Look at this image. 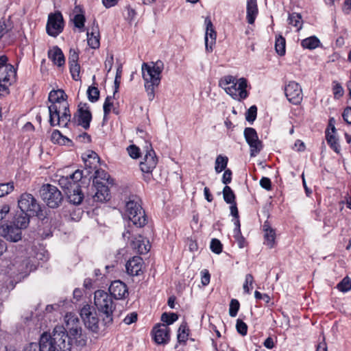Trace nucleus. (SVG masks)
<instances>
[{
    "instance_id": "nucleus-1",
    "label": "nucleus",
    "mask_w": 351,
    "mask_h": 351,
    "mask_svg": "<svg viewBox=\"0 0 351 351\" xmlns=\"http://www.w3.org/2000/svg\"><path fill=\"white\" fill-rule=\"evenodd\" d=\"M67 95L62 89L52 90L48 97L51 104L48 106L51 126L68 128L71 121V114L67 102Z\"/></svg>"
},
{
    "instance_id": "nucleus-2",
    "label": "nucleus",
    "mask_w": 351,
    "mask_h": 351,
    "mask_svg": "<svg viewBox=\"0 0 351 351\" xmlns=\"http://www.w3.org/2000/svg\"><path fill=\"white\" fill-rule=\"evenodd\" d=\"M65 326H56L51 335H54L56 330H60L66 338L64 339L66 344H69V351L71 350V347L73 343L77 346H84L86 344V335L82 333V328L80 324V320L78 317L72 313H66L64 317Z\"/></svg>"
},
{
    "instance_id": "nucleus-3",
    "label": "nucleus",
    "mask_w": 351,
    "mask_h": 351,
    "mask_svg": "<svg viewBox=\"0 0 351 351\" xmlns=\"http://www.w3.org/2000/svg\"><path fill=\"white\" fill-rule=\"evenodd\" d=\"M66 336L57 329L54 335L47 332H43L38 343H30L25 347L23 351H69V344L66 343Z\"/></svg>"
},
{
    "instance_id": "nucleus-4",
    "label": "nucleus",
    "mask_w": 351,
    "mask_h": 351,
    "mask_svg": "<svg viewBox=\"0 0 351 351\" xmlns=\"http://www.w3.org/2000/svg\"><path fill=\"white\" fill-rule=\"evenodd\" d=\"M163 69L164 63L161 60L143 62L142 64V77L145 82V89L149 101H152L154 99L155 88L160 84L161 74Z\"/></svg>"
},
{
    "instance_id": "nucleus-5",
    "label": "nucleus",
    "mask_w": 351,
    "mask_h": 351,
    "mask_svg": "<svg viewBox=\"0 0 351 351\" xmlns=\"http://www.w3.org/2000/svg\"><path fill=\"white\" fill-rule=\"evenodd\" d=\"M219 85L235 100L241 101L249 96L246 90L247 80L245 77L237 79L232 75H226L220 79Z\"/></svg>"
},
{
    "instance_id": "nucleus-6",
    "label": "nucleus",
    "mask_w": 351,
    "mask_h": 351,
    "mask_svg": "<svg viewBox=\"0 0 351 351\" xmlns=\"http://www.w3.org/2000/svg\"><path fill=\"white\" fill-rule=\"evenodd\" d=\"M94 304L102 317V324L108 327L113 322L112 313L116 306L112 297L103 290H97L94 295Z\"/></svg>"
},
{
    "instance_id": "nucleus-7",
    "label": "nucleus",
    "mask_w": 351,
    "mask_h": 351,
    "mask_svg": "<svg viewBox=\"0 0 351 351\" xmlns=\"http://www.w3.org/2000/svg\"><path fill=\"white\" fill-rule=\"evenodd\" d=\"M126 213L130 221L138 227H143L147 222V218L141 206V200L136 195H131L125 201Z\"/></svg>"
},
{
    "instance_id": "nucleus-8",
    "label": "nucleus",
    "mask_w": 351,
    "mask_h": 351,
    "mask_svg": "<svg viewBox=\"0 0 351 351\" xmlns=\"http://www.w3.org/2000/svg\"><path fill=\"white\" fill-rule=\"evenodd\" d=\"M18 205L21 211L28 213L30 215L36 216L42 220L46 217V213L37 199L30 193L21 194L18 200Z\"/></svg>"
},
{
    "instance_id": "nucleus-9",
    "label": "nucleus",
    "mask_w": 351,
    "mask_h": 351,
    "mask_svg": "<svg viewBox=\"0 0 351 351\" xmlns=\"http://www.w3.org/2000/svg\"><path fill=\"white\" fill-rule=\"evenodd\" d=\"M40 195L47 206L51 208H58L63 200L61 191L55 186L43 184L39 191Z\"/></svg>"
},
{
    "instance_id": "nucleus-10",
    "label": "nucleus",
    "mask_w": 351,
    "mask_h": 351,
    "mask_svg": "<svg viewBox=\"0 0 351 351\" xmlns=\"http://www.w3.org/2000/svg\"><path fill=\"white\" fill-rule=\"evenodd\" d=\"M80 316L88 330L95 334L99 333V320L93 306L89 304L84 305L80 310Z\"/></svg>"
},
{
    "instance_id": "nucleus-11",
    "label": "nucleus",
    "mask_w": 351,
    "mask_h": 351,
    "mask_svg": "<svg viewBox=\"0 0 351 351\" xmlns=\"http://www.w3.org/2000/svg\"><path fill=\"white\" fill-rule=\"evenodd\" d=\"M63 28L64 20L61 12L50 14L46 25L47 34L51 36L56 37L63 31Z\"/></svg>"
},
{
    "instance_id": "nucleus-12",
    "label": "nucleus",
    "mask_w": 351,
    "mask_h": 351,
    "mask_svg": "<svg viewBox=\"0 0 351 351\" xmlns=\"http://www.w3.org/2000/svg\"><path fill=\"white\" fill-rule=\"evenodd\" d=\"M74 119H77V125L84 129L88 130L90 128L93 116L88 104H79L77 112L74 114Z\"/></svg>"
},
{
    "instance_id": "nucleus-13",
    "label": "nucleus",
    "mask_w": 351,
    "mask_h": 351,
    "mask_svg": "<svg viewBox=\"0 0 351 351\" xmlns=\"http://www.w3.org/2000/svg\"><path fill=\"white\" fill-rule=\"evenodd\" d=\"M285 93L288 101L293 105H298L303 98L300 84L294 81L289 82L285 87Z\"/></svg>"
},
{
    "instance_id": "nucleus-14",
    "label": "nucleus",
    "mask_w": 351,
    "mask_h": 351,
    "mask_svg": "<svg viewBox=\"0 0 351 351\" xmlns=\"http://www.w3.org/2000/svg\"><path fill=\"white\" fill-rule=\"evenodd\" d=\"M106 183L97 179L93 180L92 188H95V194L93 195L94 201L103 202L110 199V191Z\"/></svg>"
},
{
    "instance_id": "nucleus-15",
    "label": "nucleus",
    "mask_w": 351,
    "mask_h": 351,
    "mask_svg": "<svg viewBox=\"0 0 351 351\" xmlns=\"http://www.w3.org/2000/svg\"><path fill=\"white\" fill-rule=\"evenodd\" d=\"M0 236L12 242H17L21 239L22 233L20 228L15 225L0 224Z\"/></svg>"
},
{
    "instance_id": "nucleus-16",
    "label": "nucleus",
    "mask_w": 351,
    "mask_h": 351,
    "mask_svg": "<svg viewBox=\"0 0 351 351\" xmlns=\"http://www.w3.org/2000/svg\"><path fill=\"white\" fill-rule=\"evenodd\" d=\"M153 339L157 344H166L169 340L170 329L165 324H158L152 329Z\"/></svg>"
},
{
    "instance_id": "nucleus-17",
    "label": "nucleus",
    "mask_w": 351,
    "mask_h": 351,
    "mask_svg": "<svg viewBox=\"0 0 351 351\" xmlns=\"http://www.w3.org/2000/svg\"><path fill=\"white\" fill-rule=\"evenodd\" d=\"M206 30L205 34V47L207 52L213 51V46L215 44L217 34L214 29L212 21L208 17L205 19Z\"/></svg>"
},
{
    "instance_id": "nucleus-18",
    "label": "nucleus",
    "mask_w": 351,
    "mask_h": 351,
    "mask_svg": "<svg viewBox=\"0 0 351 351\" xmlns=\"http://www.w3.org/2000/svg\"><path fill=\"white\" fill-rule=\"evenodd\" d=\"M143 260L139 256H134L128 261L125 267L127 273L130 276H139L142 271Z\"/></svg>"
},
{
    "instance_id": "nucleus-19",
    "label": "nucleus",
    "mask_w": 351,
    "mask_h": 351,
    "mask_svg": "<svg viewBox=\"0 0 351 351\" xmlns=\"http://www.w3.org/2000/svg\"><path fill=\"white\" fill-rule=\"evenodd\" d=\"M108 290L110 295L117 300L123 299L128 294L126 285L121 280L112 282Z\"/></svg>"
},
{
    "instance_id": "nucleus-20",
    "label": "nucleus",
    "mask_w": 351,
    "mask_h": 351,
    "mask_svg": "<svg viewBox=\"0 0 351 351\" xmlns=\"http://www.w3.org/2000/svg\"><path fill=\"white\" fill-rule=\"evenodd\" d=\"M87 41L88 45L92 49H98L100 46V34L99 26L95 20H94L91 31H87Z\"/></svg>"
},
{
    "instance_id": "nucleus-21",
    "label": "nucleus",
    "mask_w": 351,
    "mask_h": 351,
    "mask_svg": "<svg viewBox=\"0 0 351 351\" xmlns=\"http://www.w3.org/2000/svg\"><path fill=\"white\" fill-rule=\"evenodd\" d=\"M16 77V71L12 64H8L3 71H0V82H3L10 85L15 82Z\"/></svg>"
},
{
    "instance_id": "nucleus-22",
    "label": "nucleus",
    "mask_w": 351,
    "mask_h": 351,
    "mask_svg": "<svg viewBox=\"0 0 351 351\" xmlns=\"http://www.w3.org/2000/svg\"><path fill=\"white\" fill-rule=\"evenodd\" d=\"M131 247L136 250L140 254H147L150 250V245L148 240H145L143 237L139 236L135 238L131 243Z\"/></svg>"
},
{
    "instance_id": "nucleus-23",
    "label": "nucleus",
    "mask_w": 351,
    "mask_h": 351,
    "mask_svg": "<svg viewBox=\"0 0 351 351\" xmlns=\"http://www.w3.org/2000/svg\"><path fill=\"white\" fill-rule=\"evenodd\" d=\"M48 58L58 66H62L65 64V58L62 51L58 46L53 47L48 51Z\"/></svg>"
},
{
    "instance_id": "nucleus-24",
    "label": "nucleus",
    "mask_w": 351,
    "mask_h": 351,
    "mask_svg": "<svg viewBox=\"0 0 351 351\" xmlns=\"http://www.w3.org/2000/svg\"><path fill=\"white\" fill-rule=\"evenodd\" d=\"M66 194L69 202L74 205L80 204L84 198L82 187H79V186H75L71 191H66Z\"/></svg>"
},
{
    "instance_id": "nucleus-25",
    "label": "nucleus",
    "mask_w": 351,
    "mask_h": 351,
    "mask_svg": "<svg viewBox=\"0 0 351 351\" xmlns=\"http://www.w3.org/2000/svg\"><path fill=\"white\" fill-rule=\"evenodd\" d=\"M82 159L85 166L90 169H96L100 160L98 154L90 150L83 154Z\"/></svg>"
},
{
    "instance_id": "nucleus-26",
    "label": "nucleus",
    "mask_w": 351,
    "mask_h": 351,
    "mask_svg": "<svg viewBox=\"0 0 351 351\" xmlns=\"http://www.w3.org/2000/svg\"><path fill=\"white\" fill-rule=\"evenodd\" d=\"M145 148L146 149V153L143 157V162L148 164L149 168H155L158 162V158L151 143H147Z\"/></svg>"
},
{
    "instance_id": "nucleus-27",
    "label": "nucleus",
    "mask_w": 351,
    "mask_h": 351,
    "mask_svg": "<svg viewBox=\"0 0 351 351\" xmlns=\"http://www.w3.org/2000/svg\"><path fill=\"white\" fill-rule=\"evenodd\" d=\"M246 19L249 24H253L258 13L257 1L247 0Z\"/></svg>"
},
{
    "instance_id": "nucleus-28",
    "label": "nucleus",
    "mask_w": 351,
    "mask_h": 351,
    "mask_svg": "<svg viewBox=\"0 0 351 351\" xmlns=\"http://www.w3.org/2000/svg\"><path fill=\"white\" fill-rule=\"evenodd\" d=\"M31 216L29 213L21 210L14 217V225L20 228L21 230L25 229L29 226Z\"/></svg>"
},
{
    "instance_id": "nucleus-29",
    "label": "nucleus",
    "mask_w": 351,
    "mask_h": 351,
    "mask_svg": "<svg viewBox=\"0 0 351 351\" xmlns=\"http://www.w3.org/2000/svg\"><path fill=\"white\" fill-rule=\"evenodd\" d=\"M67 178L71 185L79 186V187H82L80 183H83L86 179V176L83 175V171L80 169H77L73 173L67 176Z\"/></svg>"
},
{
    "instance_id": "nucleus-30",
    "label": "nucleus",
    "mask_w": 351,
    "mask_h": 351,
    "mask_svg": "<svg viewBox=\"0 0 351 351\" xmlns=\"http://www.w3.org/2000/svg\"><path fill=\"white\" fill-rule=\"evenodd\" d=\"M235 228L234 229V237L237 242L239 248H243L246 245L245 239L242 236L241 231V223L239 220L234 221Z\"/></svg>"
},
{
    "instance_id": "nucleus-31",
    "label": "nucleus",
    "mask_w": 351,
    "mask_h": 351,
    "mask_svg": "<svg viewBox=\"0 0 351 351\" xmlns=\"http://www.w3.org/2000/svg\"><path fill=\"white\" fill-rule=\"evenodd\" d=\"M326 139L330 147L334 150L337 154L340 153V145L339 143V140L336 138V136L331 134L328 130L326 131Z\"/></svg>"
},
{
    "instance_id": "nucleus-32",
    "label": "nucleus",
    "mask_w": 351,
    "mask_h": 351,
    "mask_svg": "<svg viewBox=\"0 0 351 351\" xmlns=\"http://www.w3.org/2000/svg\"><path fill=\"white\" fill-rule=\"evenodd\" d=\"M320 43L319 40L315 36H310L302 40L301 45L304 49H314Z\"/></svg>"
},
{
    "instance_id": "nucleus-33",
    "label": "nucleus",
    "mask_w": 351,
    "mask_h": 351,
    "mask_svg": "<svg viewBox=\"0 0 351 351\" xmlns=\"http://www.w3.org/2000/svg\"><path fill=\"white\" fill-rule=\"evenodd\" d=\"M189 330L186 322H182L178 330L177 339L179 343H186L189 337Z\"/></svg>"
},
{
    "instance_id": "nucleus-34",
    "label": "nucleus",
    "mask_w": 351,
    "mask_h": 351,
    "mask_svg": "<svg viewBox=\"0 0 351 351\" xmlns=\"http://www.w3.org/2000/svg\"><path fill=\"white\" fill-rule=\"evenodd\" d=\"M228 158L227 156L219 155L217 156L215 160V170L216 173H219L222 171L227 169L226 167L228 165Z\"/></svg>"
},
{
    "instance_id": "nucleus-35",
    "label": "nucleus",
    "mask_w": 351,
    "mask_h": 351,
    "mask_svg": "<svg viewBox=\"0 0 351 351\" xmlns=\"http://www.w3.org/2000/svg\"><path fill=\"white\" fill-rule=\"evenodd\" d=\"M247 144L250 148L251 157H255L256 155H258L263 147L262 141L258 138L255 141L249 142Z\"/></svg>"
},
{
    "instance_id": "nucleus-36",
    "label": "nucleus",
    "mask_w": 351,
    "mask_h": 351,
    "mask_svg": "<svg viewBox=\"0 0 351 351\" xmlns=\"http://www.w3.org/2000/svg\"><path fill=\"white\" fill-rule=\"evenodd\" d=\"M275 49L276 53L280 56H282L285 54L286 40L285 38L282 36L276 37L275 43Z\"/></svg>"
},
{
    "instance_id": "nucleus-37",
    "label": "nucleus",
    "mask_w": 351,
    "mask_h": 351,
    "mask_svg": "<svg viewBox=\"0 0 351 351\" xmlns=\"http://www.w3.org/2000/svg\"><path fill=\"white\" fill-rule=\"evenodd\" d=\"M269 248L274 247L276 244V232L274 230H269L264 234V243Z\"/></svg>"
},
{
    "instance_id": "nucleus-38",
    "label": "nucleus",
    "mask_w": 351,
    "mask_h": 351,
    "mask_svg": "<svg viewBox=\"0 0 351 351\" xmlns=\"http://www.w3.org/2000/svg\"><path fill=\"white\" fill-rule=\"evenodd\" d=\"M289 24L294 26L299 31L302 28V16L300 14L293 12L289 15Z\"/></svg>"
},
{
    "instance_id": "nucleus-39",
    "label": "nucleus",
    "mask_w": 351,
    "mask_h": 351,
    "mask_svg": "<svg viewBox=\"0 0 351 351\" xmlns=\"http://www.w3.org/2000/svg\"><path fill=\"white\" fill-rule=\"evenodd\" d=\"M223 199L227 204H233L235 203L236 196L232 190V189L228 186H225L223 189Z\"/></svg>"
},
{
    "instance_id": "nucleus-40",
    "label": "nucleus",
    "mask_w": 351,
    "mask_h": 351,
    "mask_svg": "<svg viewBox=\"0 0 351 351\" xmlns=\"http://www.w3.org/2000/svg\"><path fill=\"white\" fill-rule=\"evenodd\" d=\"M87 96L88 100L92 102L95 103L99 99V89L94 86H90L88 87L87 90Z\"/></svg>"
},
{
    "instance_id": "nucleus-41",
    "label": "nucleus",
    "mask_w": 351,
    "mask_h": 351,
    "mask_svg": "<svg viewBox=\"0 0 351 351\" xmlns=\"http://www.w3.org/2000/svg\"><path fill=\"white\" fill-rule=\"evenodd\" d=\"M244 137L247 143L258 138L257 132L253 128H246L244 130Z\"/></svg>"
},
{
    "instance_id": "nucleus-42",
    "label": "nucleus",
    "mask_w": 351,
    "mask_h": 351,
    "mask_svg": "<svg viewBox=\"0 0 351 351\" xmlns=\"http://www.w3.org/2000/svg\"><path fill=\"white\" fill-rule=\"evenodd\" d=\"M14 189V184L13 182L0 183V197L10 193L13 191Z\"/></svg>"
},
{
    "instance_id": "nucleus-43",
    "label": "nucleus",
    "mask_w": 351,
    "mask_h": 351,
    "mask_svg": "<svg viewBox=\"0 0 351 351\" xmlns=\"http://www.w3.org/2000/svg\"><path fill=\"white\" fill-rule=\"evenodd\" d=\"M337 288L341 292H347L351 289V280L348 277L343 278L337 285Z\"/></svg>"
},
{
    "instance_id": "nucleus-44",
    "label": "nucleus",
    "mask_w": 351,
    "mask_h": 351,
    "mask_svg": "<svg viewBox=\"0 0 351 351\" xmlns=\"http://www.w3.org/2000/svg\"><path fill=\"white\" fill-rule=\"evenodd\" d=\"M178 319V316L175 313H163L161 315V321L167 325L172 324Z\"/></svg>"
},
{
    "instance_id": "nucleus-45",
    "label": "nucleus",
    "mask_w": 351,
    "mask_h": 351,
    "mask_svg": "<svg viewBox=\"0 0 351 351\" xmlns=\"http://www.w3.org/2000/svg\"><path fill=\"white\" fill-rule=\"evenodd\" d=\"M210 248L213 253L219 254L222 252L223 245L219 239H212L210 244Z\"/></svg>"
},
{
    "instance_id": "nucleus-46",
    "label": "nucleus",
    "mask_w": 351,
    "mask_h": 351,
    "mask_svg": "<svg viewBox=\"0 0 351 351\" xmlns=\"http://www.w3.org/2000/svg\"><path fill=\"white\" fill-rule=\"evenodd\" d=\"M73 21L74 25L77 28H78L81 31H83V29L84 27V23L86 21V18L83 14H75L73 19Z\"/></svg>"
},
{
    "instance_id": "nucleus-47",
    "label": "nucleus",
    "mask_w": 351,
    "mask_h": 351,
    "mask_svg": "<svg viewBox=\"0 0 351 351\" xmlns=\"http://www.w3.org/2000/svg\"><path fill=\"white\" fill-rule=\"evenodd\" d=\"M121 74H122V66L119 65L118 68L117 69L116 75L114 78V90L113 93V98H115V95L118 93L120 83H121Z\"/></svg>"
},
{
    "instance_id": "nucleus-48",
    "label": "nucleus",
    "mask_w": 351,
    "mask_h": 351,
    "mask_svg": "<svg viewBox=\"0 0 351 351\" xmlns=\"http://www.w3.org/2000/svg\"><path fill=\"white\" fill-rule=\"evenodd\" d=\"M257 107L255 105L252 106L245 112V119L250 123H253L256 119Z\"/></svg>"
},
{
    "instance_id": "nucleus-49",
    "label": "nucleus",
    "mask_w": 351,
    "mask_h": 351,
    "mask_svg": "<svg viewBox=\"0 0 351 351\" xmlns=\"http://www.w3.org/2000/svg\"><path fill=\"white\" fill-rule=\"evenodd\" d=\"M240 304L236 299H232L230 303L229 315L232 317L237 316L239 310Z\"/></svg>"
},
{
    "instance_id": "nucleus-50",
    "label": "nucleus",
    "mask_w": 351,
    "mask_h": 351,
    "mask_svg": "<svg viewBox=\"0 0 351 351\" xmlns=\"http://www.w3.org/2000/svg\"><path fill=\"white\" fill-rule=\"evenodd\" d=\"M69 69L73 80L75 81L80 80V65L79 64H69Z\"/></svg>"
},
{
    "instance_id": "nucleus-51",
    "label": "nucleus",
    "mask_w": 351,
    "mask_h": 351,
    "mask_svg": "<svg viewBox=\"0 0 351 351\" xmlns=\"http://www.w3.org/2000/svg\"><path fill=\"white\" fill-rule=\"evenodd\" d=\"M112 98L111 96H107L104 103L103 110L104 119L110 113L111 108L113 106V103L111 101Z\"/></svg>"
},
{
    "instance_id": "nucleus-52",
    "label": "nucleus",
    "mask_w": 351,
    "mask_h": 351,
    "mask_svg": "<svg viewBox=\"0 0 351 351\" xmlns=\"http://www.w3.org/2000/svg\"><path fill=\"white\" fill-rule=\"evenodd\" d=\"M59 184L60 186L64 189L66 191H71L75 186L71 184L70 181L69 180L67 176H62L59 180Z\"/></svg>"
},
{
    "instance_id": "nucleus-53",
    "label": "nucleus",
    "mask_w": 351,
    "mask_h": 351,
    "mask_svg": "<svg viewBox=\"0 0 351 351\" xmlns=\"http://www.w3.org/2000/svg\"><path fill=\"white\" fill-rule=\"evenodd\" d=\"M236 328L237 332L241 335L242 336H245L247 332V324L241 319H237Z\"/></svg>"
},
{
    "instance_id": "nucleus-54",
    "label": "nucleus",
    "mask_w": 351,
    "mask_h": 351,
    "mask_svg": "<svg viewBox=\"0 0 351 351\" xmlns=\"http://www.w3.org/2000/svg\"><path fill=\"white\" fill-rule=\"evenodd\" d=\"M130 156L132 158L136 159L140 157V149L135 145H131L127 148Z\"/></svg>"
},
{
    "instance_id": "nucleus-55",
    "label": "nucleus",
    "mask_w": 351,
    "mask_h": 351,
    "mask_svg": "<svg viewBox=\"0 0 351 351\" xmlns=\"http://www.w3.org/2000/svg\"><path fill=\"white\" fill-rule=\"evenodd\" d=\"M109 177V175L104 170L97 169L95 172V177L93 180L97 179L99 180V178H101L102 180L101 182H108Z\"/></svg>"
},
{
    "instance_id": "nucleus-56",
    "label": "nucleus",
    "mask_w": 351,
    "mask_h": 351,
    "mask_svg": "<svg viewBox=\"0 0 351 351\" xmlns=\"http://www.w3.org/2000/svg\"><path fill=\"white\" fill-rule=\"evenodd\" d=\"M253 282H254L253 276L250 274H247L245 276V282L243 284V290L245 293H247L248 294L250 293V289L248 285L252 286Z\"/></svg>"
},
{
    "instance_id": "nucleus-57",
    "label": "nucleus",
    "mask_w": 351,
    "mask_h": 351,
    "mask_svg": "<svg viewBox=\"0 0 351 351\" xmlns=\"http://www.w3.org/2000/svg\"><path fill=\"white\" fill-rule=\"evenodd\" d=\"M11 85L5 83L3 82H0V99L8 96L10 94V88L9 87Z\"/></svg>"
},
{
    "instance_id": "nucleus-58",
    "label": "nucleus",
    "mask_w": 351,
    "mask_h": 351,
    "mask_svg": "<svg viewBox=\"0 0 351 351\" xmlns=\"http://www.w3.org/2000/svg\"><path fill=\"white\" fill-rule=\"evenodd\" d=\"M79 54L77 50L71 49L69 51V64H78Z\"/></svg>"
},
{
    "instance_id": "nucleus-59",
    "label": "nucleus",
    "mask_w": 351,
    "mask_h": 351,
    "mask_svg": "<svg viewBox=\"0 0 351 351\" xmlns=\"http://www.w3.org/2000/svg\"><path fill=\"white\" fill-rule=\"evenodd\" d=\"M138 315L136 312H132L130 314H128L123 319V322L127 324L130 325L132 323H134L137 320Z\"/></svg>"
},
{
    "instance_id": "nucleus-60",
    "label": "nucleus",
    "mask_w": 351,
    "mask_h": 351,
    "mask_svg": "<svg viewBox=\"0 0 351 351\" xmlns=\"http://www.w3.org/2000/svg\"><path fill=\"white\" fill-rule=\"evenodd\" d=\"M232 173L230 169H227L224 170V173L223 174L222 180H221L222 182L226 185L228 184H230L232 181Z\"/></svg>"
},
{
    "instance_id": "nucleus-61",
    "label": "nucleus",
    "mask_w": 351,
    "mask_h": 351,
    "mask_svg": "<svg viewBox=\"0 0 351 351\" xmlns=\"http://www.w3.org/2000/svg\"><path fill=\"white\" fill-rule=\"evenodd\" d=\"M125 18L127 20L132 21L135 18L136 15L135 10L130 5H128L125 7Z\"/></svg>"
},
{
    "instance_id": "nucleus-62",
    "label": "nucleus",
    "mask_w": 351,
    "mask_h": 351,
    "mask_svg": "<svg viewBox=\"0 0 351 351\" xmlns=\"http://www.w3.org/2000/svg\"><path fill=\"white\" fill-rule=\"evenodd\" d=\"M260 185L262 188L267 191L271 189V182L269 178L263 177L260 180Z\"/></svg>"
},
{
    "instance_id": "nucleus-63",
    "label": "nucleus",
    "mask_w": 351,
    "mask_h": 351,
    "mask_svg": "<svg viewBox=\"0 0 351 351\" xmlns=\"http://www.w3.org/2000/svg\"><path fill=\"white\" fill-rule=\"evenodd\" d=\"M63 135L58 130H54L51 134V141L53 143L60 144Z\"/></svg>"
},
{
    "instance_id": "nucleus-64",
    "label": "nucleus",
    "mask_w": 351,
    "mask_h": 351,
    "mask_svg": "<svg viewBox=\"0 0 351 351\" xmlns=\"http://www.w3.org/2000/svg\"><path fill=\"white\" fill-rule=\"evenodd\" d=\"M342 117L347 123L351 125V107H347L344 109Z\"/></svg>"
}]
</instances>
